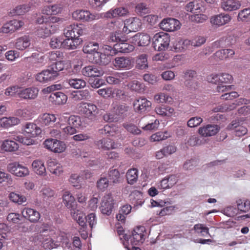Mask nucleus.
Segmentation results:
<instances>
[{
	"mask_svg": "<svg viewBox=\"0 0 250 250\" xmlns=\"http://www.w3.org/2000/svg\"><path fill=\"white\" fill-rule=\"evenodd\" d=\"M16 114L25 120L30 119L32 116L31 110L28 108L19 109L17 111Z\"/></svg>",
	"mask_w": 250,
	"mask_h": 250,
	"instance_id": "774afa93",
	"label": "nucleus"
},
{
	"mask_svg": "<svg viewBox=\"0 0 250 250\" xmlns=\"http://www.w3.org/2000/svg\"><path fill=\"white\" fill-rule=\"evenodd\" d=\"M39 2L40 1L39 0H32L28 4L18 6L15 9V13L19 15H23L26 12L28 11L32 7H34L37 5H38Z\"/></svg>",
	"mask_w": 250,
	"mask_h": 250,
	"instance_id": "2f4dec72",
	"label": "nucleus"
},
{
	"mask_svg": "<svg viewBox=\"0 0 250 250\" xmlns=\"http://www.w3.org/2000/svg\"><path fill=\"white\" fill-rule=\"evenodd\" d=\"M237 20L238 21L248 22L250 21V8H245L239 11Z\"/></svg>",
	"mask_w": 250,
	"mask_h": 250,
	"instance_id": "6e6d98bb",
	"label": "nucleus"
},
{
	"mask_svg": "<svg viewBox=\"0 0 250 250\" xmlns=\"http://www.w3.org/2000/svg\"><path fill=\"white\" fill-rule=\"evenodd\" d=\"M141 26L142 22L139 18H129L124 21L123 31L127 34L131 32H136L141 29Z\"/></svg>",
	"mask_w": 250,
	"mask_h": 250,
	"instance_id": "423d86ee",
	"label": "nucleus"
},
{
	"mask_svg": "<svg viewBox=\"0 0 250 250\" xmlns=\"http://www.w3.org/2000/svg\"><path fill=\"white\" fill-rule=\"evenodd\" d=\"M128 86L131 90L138 93H142L144 91V85L143 83L137 80H134L131 82L129 83Z\"/></svg>",
	"mask_w": 250,
	"mask_h": 250,
	"instance_id": "4d7b16f0",
	"label": "nucleus"
},
{
	"mask_svg": "<svg viewBox=\"0 0 250 250\" xmlns=\"http://www.w3.org/2000/svg\"><path fill=\"white\" fill-rule=\"evenodd\" d=\"M113 111L118 115L124 114L125 112L128 111L129 107L125 104H118L117 102H114L112 104Z\"/></svg>",
	"mask_w": 250,
	"mask_h": 250,
	"instance_id": "3c124183",
	"label": "nucleus"
},
{
	"mask_svg": "<svg viewBox=\"0 0 250 250\" xmlns=\"http://www.w3.org/2000/svg\"><path fill=\"white\" fill-rule=\"evenodd\" d=\"M60 128L65 137V135H73L77 132L76 128L67 124V125H65L63 123H61Z\"/></svg>",
	"mask_w": 250,
	"mask_h": 250,
	"instance_id": "338daca9",
	"label": "nucleus"
},
{
	"mask_svg": "<svg viewBox=\"0 0 250 250\" xmlns=\"http://www.w3.org/2000/svg\"><path fill=\"white\" fill-rule=\"evenodd\" d=\"M39 90L37 88L32 87L26 88H21L19 98L23 99L33 100L38 95Z\"/></svg>",
	"mask_w": 250,
	"mask_h": 250,
	"instance_id": "cd10ccee",
	"label": "nucleus"
},
{
	"mask_svg": "<svg viewBox=\"0 0 250 250\" xmlns=\"http://www.w3.org/2000/svg\"><path fill=\"white\" fill-rule=\"evenodd\" d=\"M180 21L174 18L163 19L160 23V27L165 31L173 32L179 29L181 27Z\"/></svg>",
	"mask_w": 250,
	"mask_h": 250,
	"instance_id": "1a4fd4ad",
	"label": "nucleus"
},
{
	"mask_svg": "<svg viewBox=\"0 0 250 250\" xmlns=\"http://www.w3.org/2000/svg\"><path fill=\"white\" fill-rule=\"evenodd\" d=\"M68 83L71 87L76 89L83 88L86 85L85 82L80 79H69Z\"/></svg>",
	"mask_w": 250,
	"mask_h": 250,
	"instance_id": "680f3d73",
	"label": "nucleus"
},
{
	"mask_svg": "<svg viewBox=\"0 0 250 250\" xmlns=\"http://www.w3.org/2000/svg\"><path fill=\"white\" fill-rule=\"evenodd\" d=\"M43 145L45 148L55 153L63 152L66 148L64 142L54 139H46Z\"/></svg>",
	"mask_w": 250,
	"mask_h": 250,
	"instance_id": "20e7f679",
	"label": "nucleus"
},
{
	"mask_svg": "<svg viewBox=\"0 0 250 250\" xmlns=\"http://www.w3.org/2000/svg\"><path fill=\"white\" fill-rule=\"evenodd\" d=\"M177 182L176 177L175 175H170L167 177L163 179L158 186L163 189H167L170 188L174 186Z\"/></svg>",
	"mask_w": 250,
	"mask_h": 250,
	"instance_id": "c03bdc74",
	"label": "nucleus"
},
{
	"mask_svg": "<svg viewBox=\"0 0 250 250\" xmlns=\"http://www.w3.org/2000/svg\"><path fill=\"white\" fill-rule=\"evenodd\" d=\"M235 54V51L231 49H221L216 51L214 55L220 60H226L228 58H232Z\"/></svg>",
	"mask_w": 250,
	"mask_h": 250,
	"instance_id": "37998d69",
	"label": "nucleus"
},
{
	"mask_svg": "<svg viewBox=\"0 0 250 250\" xmlns=\"http://www.w3.org/2000/svg\"><path fill=\"white\" fill-rule=\"evenodd\" d=\"M49 100L56 105H62L66 103L67 97L63 93L56 92L52 93L49 96Z\"/></svg>",
	"mask_w": 250,
	"mask_h": 250,
	"instance_id": "c756f323",
	"label": "nucleus"
},
{
	"mask_svg": "<svg viewBox=\"0 0 250 250\" xmlns=\"http://www.w3.org/2000/svg\"><path fill=\"white\" fill-rule=\"evenodd\" d=\"M219 125L214 124H208L199 128L198 133L205 137H210L216 135L220 130Z\"/></svg>",
	"mask_w": 250,
	"mask_h": 250,
	"instance_id": "4468645a",
	"label": "nucleus"
},
{
	"mask_svg": "<svg viewBox=\"0 0 250 250\" xmlns=\"http://www.w3.org/2000/svg\"><path fill=\"white\" fill-rule=\"evenodd\" d=\"M119 43L114 44V50L118 53H128L132 52L135 48L134 45L125 42L124 39Z\"/></svg>",
	"mask_w": 250,
	"mask_h": 250,
	"instance_id": "c85d7f7f",
	"label": "nucleus"
},
{
	"mask_svg": "<svg viewBox=\"0 0 250 250\" xmlns=\"http://www.w3.org/2000/svg\"><path fill=\"white\" fill-rule=\"evenodd\" d=\"M114 205V200L112 195L110 193L106 194L103 198L101 211L103 214L110 215L112 211Z\"/></svg>",
	"mask_w": 250,
	"mask_h": 250,
	"instance_id": "2eb2a0df",
	"label": "nucleus"
},
{
	"mask_svg": "<svg viewBox=\"0 0 250 250\" xmlns=\"http://www.w3.org/2000/svg\"><path fill=\"white\" fill-rule=\"evenodd\" d=\"M152 40L153 47L155 50L158 51L167 49L170 42L169 35L164 32L156 33Z\"/></svg>",
	"mask_w": 250,
	"mask_h": 250,
	"instance_id": "f257e3e1",
	"label": "nucleus"
},
{
	"mask_svg": "<svg viewBox=\"0 0 250 250\" xmlns=\"http://www.w3.org/2000/svg\"><path fill=\"white\" fill-rule=\"evenodd\" d=\"M36 55H33L30 57L26 58L30 61L34 62L39 66H43L46 64L48 61L46 54L36 58Z\"/></svg>",
	"mask_w": 250,
	"mask_h": 250,
	"instance_id": "603ef678",
	"label": "nucleus"
},
{
	"mask_svg": "<svg viewBox=\"0 0 250 250\" xmlns=\"http://www.w3.org/2000/svg\"><path fill=\"white\" fill-rule=\"evenodd\" d=\"M133 104L135 111L138 113L148 111L151 106V102L145 97H140L135 99Z\"/></svg>",
	"mask_w": 250,
	"mask_h": 250,
	"instance_id": "f8f14e48",
	"label": "nucleus"
},
{
	"mask_svg": "<svg viewBox=\"0 0 250 250\" xmlns=\"http://www.w3.org/2000/svg\"><path fill=\"white\" fill-rule=\"evenodd\" d=\"M114 66L117 69H129L133 66L131 59L127 57H116L113 62Z\"/></svg>",
	"mask_w": 250,
	"mask_h": 250,
	"instance_id": "a211bd4d",
	"label": "nucleus"
},
{
	"mask_svg": "<svg viewBox=\"0 0 250 250\" xmlns=\"http://www.w3.org/2000/svg\"><path fill=\"white\" fill-rule=\"evenodd\" d=\"M231 19V17L229 14L221 13L211 17L210 21L213 25L221 26L228 23Z\"/></svg>",
	"mask_w": 250,
	"mask_h": 250,
	"instance_id": "4be33fe9",
	"label": "nucleus"
},
{
	"mask_svg": "<svg viewBox=\"0 0 250 250\" xmlns=\"http://www.w3.org/2000/svg\"><path fill=\"white\" fill-rule=\"evenodd\" d=\"M136 67L141 70L146 69L148 67L147 55L142 54L136 58Z\"/></svg>",
	"mask_w": 250,
	"mask_h": 250,
	"instance_id": "49530a36",
	"label": "nucleus"
},
{
	"mask_svg": "<svg viewBox=\"0 0 250 250\" xmlns=\"http://www.w3.org/2000/svg\"><path fill=\"white\" fill-rule=\"evenodd\" d=\"M56 31L55 25L51 22H45L39 26L36 31L37 35L42 38H45Z\"/></svg>",
	"mask_w": 250,
	"mask_h": 250,
	"instance_id": "9b49d317",
	"label": "nucleus"
},
{
	"mask_svg": "<svg viewBox=\"0 0 250 250\" xmlns=\"http://www.w3.org/2000/svg\"><path fill=\"white\" fill-rule=\"evenodd\" d=\"M150 38L148 35L144 33H137L131 38V42L139 46H146L149 44Z\"/></svg>",
	"mask_w": 250,
	"mask_h": 250,
	"instance_id": "b1692460",
	"label": "nucleus"
},
{
	"mask_svg": "<svg viewBox=\"0 0 250 250\" xmlns=\"http://www.w3.org/2000/svg\"><path fill=\"white\" fill-rule=\"evenodd\" d=\"M129 12L127 8L125 7H118L114 9H111L106 14V17L109 18L117 17H124L128 15Z\"/></svg>",
	"mask_w": 250,
	"mask_h": 250,
	"instance_id": "e433bc0d",
	"label": "nucleus"
},
{
	"mask_svg": "<svg viewBox=\"0 0 250 250\" xmlns=\"http://www.w3.org/2000/svg\"><path fill=\"white\" fill-rule=\"evenodd\" d=\"M204 2L201 0H196L188 3L186 6V9L187 11L198 13L203 12L205 9L204 6Z\"/></svg>",
	"mask_w": 250,
	"mask_h": 250,
	"instance_id": "a878e982",
	"label": "nucleus"
},
{
	"mask_svg": "<svg viewBox=\"0 0 250 250\" xmlns=\"http://www.w3.org/2000/svg\"><path fill=\"white\" fill-rule=\"evenodd\" d=\"M109 185L110 182L105 176H102L97 182V188L103 191H104Z\"/></svg>",
	"mask_w": 250,
	"mask_h": 250,
	"instance_id": "e2e57ef3",
	"label": "nucleus"
},
{
	"mask_svg": "<svg viewBox=\"0 0 250 250\" xmlns=\"http://www.w3.org/2000/svg\"><path fill=\"white\" fill-rule=\"evenodd\" d=\"M82 74L88 77H99L104 74L103 71L95 65H88L84 67L81 71Z\"/></svg>",
	"mask_w": 250,
	"mask_h": 250,
	"instance_id": "412c9836",
	"label": "nucleus"
},
{
	"mask_svg": "<svg viewBox=\"0 0 250 250\" xmlns=\"http://www.w3.org/2000/svg\"><path fill=\"white\" fill-rule=\"evenodd\" d=\"M90 97V93L87 89L78 91L73 95V98L75 100H87Z\"/></svg>",
	"mask_w": 250,
	"mask_h": 250,
	"instance_id": "13d9d810",
	"label": "nucleus"
},
{
	"mask_svg": "<svg viewBox=\"0 0 250 250\" xmlns=\"http://www.w3.org/2000/svg\"><path fill=\"white\" fill-rule=\"evenodd\" d=\"M145 228L143 226L137 227L134 229L132 232V235H128L125 234L124 236V239L126 241H128L130 239V242L132 245H137L139 243H143L144 241Z\"/></svg>",
	"mask_w": 250,
	"mask_h": 250,
	"instance_id": "7ed1b4c3",
	"label": "nucleus"
},
{
	"mask_svg": "<svg viewBox=\"0 0 250 250\" xmlns=\"http://www.w3.org/2000/svg\"><path fill=\"white\" fill-rule=\"evenodd\" d=\"M32 241H34L37 244L41 243V245L45 249H52L60 245L59 242H54L49 236H43L41 234L35 235L33 238Z\"/></svg>",
	"mask_w": 250,
	"mask_h": 250,
	"instance_id": "39448f33",
	"label": "nucleus"
},
{
	"mask_svg": "<svg viewBox=\"0 0 250 250\" xmlns=\"http://www.w3.org/2000/svg\"><path fill=\"white\" fill-rule=\"evenodd\" d=\"M47 56L48 61L49 62H58L62 60L63 57V55L60 51H54L49 52L46 54Z\"/></svg>",
	"mask_w": 250,
	"mask_h": 250,
	"instance_id": "052dcab7",
	"label": "nucleus"
},
{
	"mask_svg": "<svg viewBox=\"0 0 250 250\" xmlns=\"http://www.w3.org/2000/svg\"><path fill=\"white\" fill-rule=\"evenodd\" d=\"M95 145L99 149L109 150L116 148L114 142L109 138H103L95 142Z\"/></svg>",
	"mask_w": 250,
	"mask_h": 250,
	"instance_id": "72a5a7b5",
	"label": "nucleus"
},
{
	"mask_svg": "<svg viewBox=\"0 0 250 250\" xmlns=\"http://www.w3.org/2000/svg\"><path fill=\"white\" fill-rule=\"evenodd\" d=\"M30 45V40L27 36H23L17 40L15 47L17 49L23 50Z\"/></svg>",
	"mask_w": 250,
	"mask_h": 250,
	"instance_id": "de8ad7c7",
	"label": "nucleus"
},
{
	"mask_svg": "<svg viewBox=\"0 0 250 250\" xmlns=\"http://www.w3.org/2000/svg\"><path fill=\"white\" fill-rule=\"evenodd\" d=\"M107 177L110 185L118 184L121 182L120 173L116 168H110L107 173Z\"/></svg>",
	"mask_w": 250,
	"mask_h": 250,
	"instance_id": "f704fd0d",
	"label": "nucleus"
},
{
	"mask_svg": "<svg viewBox=\"0 0 250 250\" xmlns=\"http://www.w3.org/2000/svg\"><path fill=\"white\" fill-rule=\"evenodd\" d=\"M63 203L65 206L70 210L71 214L76 210L77 203L75 197L69 191H65L62 195Z\"/></svg>",
	"mask_w": 250,
	"mask_h": 250,
	"instance_id": "5701e85b",
	"label": "nucleus"
},
{
	"mask_svg": "<svg viewBox=\"0 0 250 250\" xmlns=\"http://www.w3.org/2000/svg\"><path fill=\"white\" fill-rule=\"evenodd\" d=\"M79 110L81 114L91 120L95 119L99 112L96 105L87 103H81Z\"/></svg>",
	"mask_w": 250,
	"mask_h": 250,
	"instance_id": "f03ea898",
	"label": "nucleus"
},
{
	"mask_svg": "<svg viewBox=\"0 0 250 250\" xmlns=\"http://www.w3.org/2000/svg\"><path fill=\"white\" fill-rule=\"evenodd\" d=\"M59 121L62 123L66 122L67 125H71L76 129L82 125L81 118L79 116L75 115L69 116V113L67 112H65L60 115Z\"/></svg>",
	"mask_w": 250,
	"mask_h": 250,
	"instance_id": "ddd939ff",
	"label": "nucleus"
},
{
	"mask_svg": "<svg viewBox=\"0 0 250 250\" xmlns=\"http://www.w3.org/2000/svg\"><path fill=\"white\" fill-rule=\"evenodd\" d=\"M7 170L18 177H24L29 174L28 169L18 162L9 164L7 167Z\"/></svg>",
	"mask_w": 250,
	"mask_h": 250,
	"instance_id": "6e6552de",
	"label": "nucleus"
},
{
	"mask_svg": "<svg viewBox=\"0 0 250 250\" xmlns=\"http://www.w3.org/2000/svg\"><path fill=\"white\" fill-rule=\"evenodd\" d=\"M9 136L15 141L27 146L33 145L34 143V141L32 139L24 137L17 133H12L11 135Z\"/></svg>",
	"mask_w": 250,
	"mask_h": 250,
	"instance_id": "8fccbe9b",
	"label": "nucleus"
},
{
	"mask_svg": "<svg viewBox=\"0 0 250 250\" xmlns=\"http://www.w3.org/2000/svg\"><path fill=\"white\" fill-rule=\"evenodd\" d=\"M23 24L24 22L22 21L13 20L4 24L0 31L5 34L12 33L19 29Z\"/></svg>",
	"mask_w": 250,
	"mask_h": 250,
	"instance_id": "f3484780",
	"label": "nucleus"
},
{
	"mask_svg": "<svg viewBox=\"0 0 250 250\" xmlns=\"http://www.w3.org/2000/svg\"><path fill=\"white\" fill-rule=\"evenodd\" d=\"M194 229L200 236L206 237L208 235L211 236L209 233L208 228L205 226L203 224H197L195 225Z\"/></svg>",
	"mask_w": 250,
	"mask_h": 250,
	"instance_id": "864d4df0",
	"label": "nucleus"
},
{
	"mask_svg": "<svg viewBox=\"0 0 250 250\" xmlns=\"http://www.w3.org/2000/svg\"><path fill=\"white\" fill-rule=\"evenodd\" d=\"M126 179L129 184L132 185L135 183L138 179V171L133 168L127 171L126 174Z\"/></svg>",
	"mask_w": 250,
	"mask_h": 250,
	"instance_id": "bf43d9fd",
	"label": "nucleus"
},
{
	"mask_svg": "<svg viewBox=\"0 0 250 250\" xmlns=\"http://www.w3.org/2000/svg\"><path fill=\"white\" fill-rule=\"evenodd\" d=\"M190 41L188 40H183L181 38L176 39L172 42L171 49L175 52H180L185 49L190 45Z\"/></svg>",
	"mask_w": 250,
	"mask_h": 250,
	"instance_id": "473e14b6",
	"label": "nucleus"
},
{
	"mask_svg": "<svg viewBox=\"0 0 250 250\" xmlns=\"http://www.w3.org/2000/svg\"><path fill=\"white\" fill-rule=\"evenodd\" d=\"M20 123V120L15 117H3L0 118V128H8Z\"/></svg>",
	"mask_w": 250,
	"mask_h": 250,
	"instance_id": "58836bf2",
	"label": "nucleus"
},
{
	"mask_svg": "<svg viewBox=\"0 0 250 250\" xmlns=\"http://www.w3.org/2000/svg\"><path fill=\"white\" fill-rule=\"evenodd\" d=\"M131 72H125L124 73H119L115 76H108L106 78V82L111 84H116L119 83L121 81L120 78H127L131 76Z\"/></svg>",
	"mask_w": 250,
	"mask_h": 250,
	"instance_id": "a18cd8bd",
	"label": "nucleus"
},
{
	"mask_svg": "<svg viewBox=\"0 0 250 250\" xmlns=\"http://www.w3.org/2000/svg\"><path fill=\"white\" fill-rule=\"evenodd\" d=\"M56 118L53 114L45 113L41 116L39 118V121L42 125H49L54 123Z\"/></svg>",
	"mask_w": 250,
	"mask_h": 250,
	"instance_id": "09e8293b",
	"label": "nucleus"
},
{
	"mask_svg": "<svg viewBox=\"0 0 250 250\" xmlns=\"http://www.w3.org/2000/svg\"><path fill=\"white\" fill-rule=\"evenodd\" d=\"M236 42V38L232 36L224 37L214 42L213 45L215 47H226L231 46Z\"/></svg>",
	"mask_w": 250,
	"mask_h": 250,
	"instance_id": "bb28decb",
	"label": "nucleus"
},
{
	"mask_svg": "<svg viewBox=\"0 0 250 250\" xmlns=\"http://www.w3.org/2000/svg\"><path fill=\"white\" fill-rule=\"evenodd\" d=\"M92 62L96 64L105 65L110 62V57L108 55L99 51L94 55Z\"/></svg>",
	"mask_w": 250,
	"mask_h": 250,
	"instance_id": "4c0bfd02",
	"label": "nucleus"
},
{
	"mask_svg": "<svg viewBox=\"0 0 250 250\" xmlns=\"http://www.w3.org/2000/svg\"><path fill=\"white\" fill-rule=\"evenodd\" d=\"M241 3L238 0H221L220 7L225 11L231 12L239 9Z\"/></svg>",
	"mask_w": 250,
	"mask_h": 250,
	"instance_id": "aec40b11",
	"label": "nucleus"
},
{
	"mask_svg": "<svg viewBox=\"0 0 250 250\" xmlns=\"http://www.w3.org/2000/svg\"><path fill=\"white\" fill-rule=\"evenodd\" d=\"M18 144L15 141L11 140H5L3 141L1 145V149L5 151H15L19 148Z\"/></svg>",
	"mask_w": 250,
	"mask_h": 250,
	"instance_id": "79ce46f5",
	"label": "nucleus"
},
{
	"mask_svg": "<svg viewBox=\"0 0 250 250\" xmlns=\"http://www.w3.org/2000/svg\"><path fill=\"white\" fill-rule=\"evenodd\" d=\"M57 78L56 72L53 71L50 67L42 71L36 75V79L41 83H47L56 80Z\"/></svg>",
	"mask_w": 250,
	"mask_h": 250,
	"instance_id": "dca6fc26",
	"label": "nucleus"
},
{
	"mask_svg": "<svg viewBox=\"0 0 250 250\" xmlns=\"http://www.w3.org/2000/svg\"><path fill=\"white\" fill-rule=\"evenodd\" d=\"M83 33L82 27L78 24L70 25L64 29V34L66 38H80L79 36Z\"/></svg>",
	"mask_w": 250,
	"mask_h": 250,
	"instance_id": "6ab92c4d",
	"label": "nucleus"
},
{
	"mask_svg": "<svg viewBox=\"0 0 250 250\" xmlns=\"http://www.w3.org/2000/svg\"><path fill=\"white\" fill-rule=\"evenodd\" d=\"M9 197L11 201L19 205H21L26 202V198L24 196L15 192L10 193Z\"/></svg>",
	"mask_w": 250,
	"mask_h": 250,
	"instance_id": "5fc2aeb1",
	"label": "nucleus"
},
{
	"mask_svg": "<svg viewBox=\"0 0 250 250\" xmlns=\"http://www.w3.org/2000/svg\"><path fill=\"white\" fill-rule=\"evenodd\" d=\"M229 130L235 129V134L237 136H242L245 135L248 130L245 126L239 125L238 122L236 121H233L228 126Z\"/></svg>",
	"mask_w": 250,
	"mask_h": 250,
	"instance_id": "c9c22d12",
	"label": "nucleus"
},
{
	"mask_svg": "<svg viewBox=\"0 0 250 250\" xmlns=\"http://www.w3.org/2000/svg\"><path fill=\"white\" fill-rule=\"evenodd\" d=\"M99 44L96 42H88L85 43L83 51L85 54H91L94 57L95 54L99 51Z\"/></svg>",
	"mask_w": 250,
	"mask_h": 250,
	"instance_id": "a19ab883",
	"label": "nucleus"
},
{
	"mask_svg": "<svg viewBox=\"0 0 250 250\" xmlns=\"http://www.w3.org/2000/svg\"><path fill=\"white\" fill-rule=\"evenodd\" d=\"M22 216L32 223L37 222L40 218V213L34 209L25 208L21 211Z\"/></svg>",
	"mask_w": 250,
	"mask_h": 250,
	"instance_id": "393cba45",
	"label": "nucleus"
},
{
	"mask_svg": "<svg viewBox=\"0 0 250 250\" xmlns=\"http://www.w3.org/2000/svg\"><path fill=\"white\" fill-rule=\"evenodd\" d=\"M72 17L76 20L91 21L99 18L97 14L91 13L86 10H77L72 14Z\"/></svg>",
	"mask_w": 250,
	"mask_h": 250,
	"instance_id": "9d476101",
	"label": "nucleus"
},
{
	"mask_svg": "<svg viewBox=\"0 0 250 250\" xmlns=\"http://www.w3.org/2000/svg\"><path fill=\"white\" fill-rule=\"evenodd\" d=\"M41 195L44 200H48L52 198L55 195L53 190L48 187L43 188L40 191Z\"/></svg>",
	"mask_w": 250,
	"mask_h": 250,
	"instance_id": "69168bd1",
	"label": "nucleus"
},
{
	"mask_svg": "<svg viewBox=\"0 0 250 250\" xmlns=\"http://www.w3.org/2000/svg\"><path fill=\"white\" fill-rule=\"evenodd\" d=\"M83 42L81 38H67L63 40L62 48L68 50H74L76 49Z\"/></svg>",
	"mask_w": 250,
	"mask_h": 250,
	"instance_id": "7c9ffc66",
	"label": "nucleus"
},
{
	"mask_svg": "<svg viewBox=\"0 0 250 250\" xmlns=\"http://www.w3.org/2000/svg\"><path fill=\"white\" fill-rule=\"evenodd\" d=\"M196 73L192 70H188L184 72V78L185 80V84L186 86L191 85V80L196 76Z\"/></svg>",
	"mask_w": 250,
	"mask_h": 250,
	"instance_id": "0e129e2a",
	"label": "nucleus"
},
{
	"mask_svg": "<svg viewBox=\"0 0 250 250\" xmlns=\"http://www.w3.org/2000/svg\"><path fill=\"white\" fill-rule=\"evenodd\" d=\"M22 133L27 136L28 138L36 137L42 132V130L33 123L27 122L23 125L21 127Z\"/></svg>",
	"mask_w": 250,
	"mask_h": 250,
	"instance_id": "0eeeda50",
	"label": "nucleus"
},
{
	"mask_svg": "<svg viewBox=\"0 0 250 250\" xmlns=\"http://www.w3.org/2000/svg\"><path fill=\"white\" fill-rule=\"evenodd\" d=\"M33 171L38 175L45 176L46 175V168L44 163L39 160H34L32 164Z\"/></svg>",
	"mask_w": 250,
	"mask_h": 250,
	"instance_id": "ea45409f",
	"label": "nucleus"
}]
</instances>
